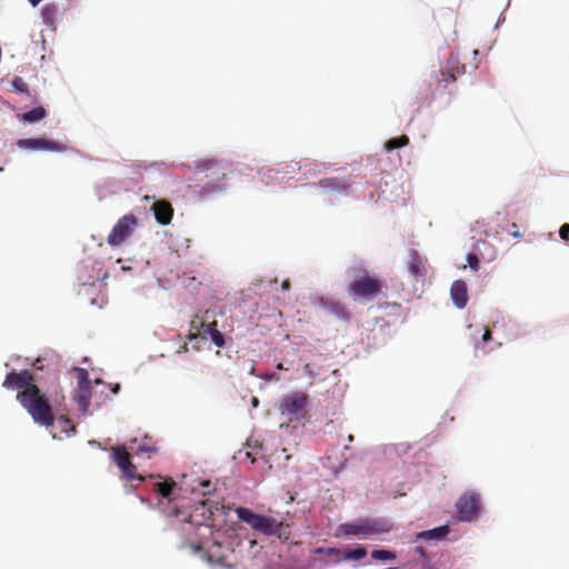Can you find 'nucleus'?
<instances>
[{
  "label": "nucleus",
  "instance_id": "12",
  "mask_svg": "<svg viewBox=\"0 0 569 569\" xmlns=\"http://www.w3.org/2000/svg\"><path fill=\"white\" fill-rule=\"evenodd\" d=\"M150 480H154L152 483V489L156 493L160 496L161 499L167 500L168 502H172V493L177 483L171 478H163L160 475H149L147 477Z\"/></svg>",
  "mask_w": 569,
  "mask_h": 569
},
{
  "label": "nucleus",
  "instance_id": "5",
  "mask_svg": "<svg viewBox=\"0 0 569 569\" xmlns=\"http://www.w3.org/2000/svg\"><path fill=\"white\" fill-rule=\"evenodd\" d=\"M309 396L303 391H293L279 400L278 410L288 425H297L307 419Z\"/></svg>",
  "mask_w": 569,
  "mask_h": 569
},
{
  "label": "nucleus",
  "instance_id": "27",
  "mask_svg": "<svg viewBox=\"0 0 569 569\" xmlns=\"http://www.w3.org/2000/svg\"><path fill=\"white\" fill-rule=\"evenodd\" d=\"M330 311L341 320L349 321L350 319L348 310L338 302L330 303Z\"/></svg>",
  "mask_w": 569,
  "mask_h": 569
},
{
  "label": "nucleus",
  "instance_id": "9",
  "mask_svg": "<svg viewBox=\"0 0 569 569\" xmlns=\"http://www.w3.org/2000/svg\"><path fill=\"white\" fill-rule=\"evenodd\" d=\"M138 221L134 214L129 213L123 216L112 228L107 238V242L112 247L120 246L132 233Z\"/></svg>",
  "mask_w": 569,
  "mask_h": 569
},
{
  "label": "nucleus",
  "instance_id": "16",
  "mask_svg": "<svg viewBox=\"0 0 569 569\" xmlns=\"http://www.w3.org/2000/svg\"><path fill=\"white\" fill-rule=\"evenodd\" d=\"M450 296L455 306L462 309L468 302V288L463 280H456L450 288Z\"/></svg>",
  "mask_w": 569,
  "mask_h": 569
},
{
  "label": "nucleus",
  "instance_id": "14",
  "mask_svg": "<svg viewBox=\"0 0 569 569\" xmlns=\"http://www.w3.org/2000/svg\"><path fill=\"white\" fill-rule=\"evenodd\" d=\"M130 449L137 455H146L148 458L158 452L156 441L149 436L131 439Z\"/></svg>",
  "mask_w": 569,
  "mask_h": 569
},
{
  "label": "nucleus",
  "instance_id": "31",
  "mask_svg": "<svg viewBox=\"0 0 569 569\" xmlns=\"http://www.w3.org/2000/svg\"><path fill=\"white\" fill-rule=\"evenodd\" d=\"M74 371L77 373L78 386H91L89 380V373L86 369L74 368Z\"/></svg>",
  "mask_w": 569,
  "mask_h": 569
},
{
  "label": "nucleus",
  "instance_id": "33",
  "mask_svg": "<svg viewBox=\"0 0 569 569\" xmlns=\"http://www.w3.org/2000/svg\"><path fill=\"white\" fill-rule=\"evenodd\" d=\"M559 236L562 240L569 242V223H565L560 227Z\"/></svg>",
  "mask_w": 569,
  "mask_h": 569
},
{
  "label": "nucleus",
  "instance_id": "6",
  "mask_svg": "<svg viewBox=\"0 0 569 569\" xmlns=\"http://www.w3.org/2000/svg\"><path fill=\"white\" fill-rule=\"evenodd\" d=\"M383 288V281L365 271L349 283L348 293L356 301L373 300L382 292Z\"/></svg>",
  "mask_w": 569,
  "mask_h": 569
},
{
  "label": "nucleus",
  "instance_id": "22",
  "mask_svg": "<svg viewBox=\"0 0 569 569\" xmlns=\"http://www.w3.org/2000/svg\"><path fill=\"white\" fill-rule=\"evenodd\" d=\"M448 532H449L448 526H440V527L431 529V530L422 531L421 533H419V537L428 538V539H440V538H443L445 536H447Z\"/></svg>",
  "mask_w": 569,
  "mask_h": 569
},
{
  "label": "nucleus",
  "instance_id": "18",
  "mask_svg": "<svg viewBox=\"0 0 569 569\" xmlns=\"http://www.w3.org/2000/svg\"><path fill=\"white\" fill-rule=\"evenodd\" d=\"M318 186L329 192L348 193L350 183L340 178H326L319 181Z\"/></svg>",
  "mask_w": 569,
  "mask_h": 569
},
{
  "label": "nucleus",
  "instance_id": "1",
  "mask_svg": "<svg viewBox=\"0 0 569 569\" xmlns=\"http://www.w3.org/2000/svg\"><path fill=\"white\" fill-rule=\"evenodd\" d=\"M34 381L31 371L27 369L13 370L6 376L2 387L8 390H18L17 401L27 410L36 423L49 428L54 422L52 407Z\"/></svg>",
  "mask_w": 569,
  "mask_h": 569
},
{
  "label": "nucleus",
  "instance_id": "13",
  "mask_svg": "<svg viewBox=\"0 0 569 569\" xmlns=\"http://www.w3.org/2000/svg\"><path fill=\"white\" fill-rule=\"evenodd\" d=\"M408 270L416 279L423 278L427 274V259L421 257L417 250L411 249L408 253Z\"/></svg>",
  "mask_w": 569,
  "mask_h": 569
},
{
  "label": "nucleus",
  "instance_id": "36",
  "mask_svg": "<svg viewBox=\"0 0 569 569\" xmlns=\"http://www.w3.org/2000/svg\"><path fill=\"white\" fill-rule=\"evenodd\" d=\"M189 350L188 348V343L184 342L178 350H177V353H182V352H187Z\"/></svg>",
  "mask_w": 569,
  "mask_h": 569
},
{
  "label": "nucleus",
  "instance_id": "2",
  "mask_svg": "<svg viewBox=\"0 0 569 569\" xmlns=\"http://www.w3.org/2000/svg\"><path fill=\"white\" fill-rule=\"evenodd\" d=\"M212 516L213 512L211 508L207 506V501H201L189 515L188 527L184 531L190 533L191 530H194L196 538L190 541V545L196 550L208 547L212 538Z\"/></svg>",
  "mask_w": 569,
  "mask_h": 569
},
{
  "label": "nucleus",
  "instance_id": "30",
  "mask_svg": "<svg viewBox=\"0 0 569 569\" xmlns=\"http://www.w3.org/2000/svg\"><path fill=\"white\" fill-rule=\"evenodd\" d=\"M201 323H206V322L202 321L199 317H196L194 319L191 320L190 327L192 330H196L197 332H190L188 335L189 340H193L198 336H201Z\"/></svg>",
  "mask_w": 569,
  "mask_h": 569
},
{
  "label": "nucleus",
  "instance_id": "32",
  "mask_svg": "<svg viewBox=\"0 0 569 569\" xmlns=\"http://www.w3.org/2000/svg\"><path fill=\"white\" fill-rule=\"evenodd\" d=\"M467 261H468V263H469V266H470V268L472 270H476V271L478 270V268H479V259H478L477 254L469 253L467 256Z\"/></svg>",
  "mask_w": 569,
  "mask_h": 569
},
{
  "label": "nucleus",
  "instance_id": "3",
  "mask_svg": "<svg viewBox=\"0 0 569 569\" xmlns=\"http://www.w3.org/2000/svg\"><path fill=\"white\" fill-rule=\"evenodd\" d=\"M238 518L249 525L253 530L266 536H276L279 539L288 540L290 537L289 525L273 517L254 513L248 508L239 507L236 509Z\"/></svg>",
  "mask_w": 569,
  "mask_h": 569
},
{
  "label": "nucleus",
  "instance_id": "24",
  "mask_svg": "<svg viewBox=\"0 0 569 569\" xmlns=\"http://www.w3.org/2000/svg\"><path fill=\"white\" fill-rule=\"evenodd\" d=\"M408 143H409V138L406 134H402L400 137L389 139L385 143V148L387 151H391V150H395L398 148H402V147L407 146Z\"/></svg>",
  "mask_w": 569,
  "mask_h": 569
},
{
  "label": "nucleus",
  "instance_id": "34",
  "mask_svg": "<svg viewBox=\"0 0 569 569\" xmlns=\"http://www.w3.org/2000/svg\"><path fill=\"white\" fill-rule=\"evenodd\" d=\"M257 377H259L261 379H264L267 381L279 380V377L274 372L264 373V375H257Z\"/></svg>",
  "mask_w": 569,
  "mask_h": 569
},
{
  "label": "nucleus",
  "instance_id": "43",
  "mask_svg": "<svg viewBox=\"0 0 569 569\" xmlns=\"http://www.w3.org/2000/svg\"><path fill=\"white\" fill-rule=\"evenodd\" d=\"M250 375H252V376H257V373H256V369H254L253 367L250 369Z\"/></svg>",
  "mask_w": 569,
  "mask_h": 569
},
{
  "label": "nucleus",
  "instance_id": "35",
  "mask_svg": "<svg viewBox=\"0 0 569 569\" xmlns=\"http://www.w3.org/2000/svg\"><path fill=\"white\" fill-rule=\"evenodd\" d=\"M489 340H491V331L488 329V328H485L483 332H482V336H481V341L483 343L488 342Z\"/></svg>",
  "mask_w": 569,
  "mask_h": 569
},
{
  "label": "nucleus",
  "instance_id": "42",
  "mask_svg": "<svg viewBox=\"0 0 569 569\" xmlns=\"http://www.w3.org/2000/svg\"><path fill=\"white\" fill-rule=\"evenodd\" d=\"M120 389V386L119 385H116L113 388H112V392L113 393H117Z\"/></svg>",
  "mask_w": 569,
  "mask_h": 569
},
{
  "label": "nucleus",
  "instance_id": "29",
  "mask_svg": "<svg viewBox=\"0 0 569 569\" xmlns=\"http://www.w3.org/2000/svg\"><path fill=\"white\" fill-rule=\"evenodd\" d=\"M11 86L17 92L29 93L28 83L21 77H14L11 81Z\"/></svg>",
  "mask_w": 569,
  "mask_h": 569
},
{
  "label": "nucleus",
  "instance_id": "8",
  "mask_svg": "<svg viewBox=\"0 0 569 569\" xmlns=\"http://www.w3.org/2000/svg\"><path fill=\"white\" fill-rule=\"evenodd\" d=\"M113 462L121 470L122 478L126 480L138 479L139 481H146L147 478L141 475H137V468L131 461V456L124 446H116L111 448Z\"/></svg>",
  "mask_w": 569,
  "mask_h": 569
},
{
  "label": "nucleus",
  "instance_id": "28",
  "mask_svg": "<svg viewBox=\"0 0 569 569\" xmlns=\"http://www.w3.org/2000/svg\"><path fill=\"white\" fill-rule=\"evenodd\" d=\"M371 557L375 560H393V559H396V552L390 551V550L379 549V550H373L371 552Z\"/></svg>",
  "mask_w": 569,
  "mask_h": 569
},
{
  "label": "nucleus",
  "instance_id": "7",
  "mask_svg": "<svg viewBox=\"0 0 569 569\" xmlns=\"http://www.w3.org/2000/svg\"><path fill=\"white\" fill-rule=\"evenodd\" d=\"M458 518L461 521L471 522L477 519L481 510L480 496L473 491H467L456 502Z\"/></svg>",
  "mask_w": 569,
  "mask_h": 569
},
{
  "label": "nucleus",
  "instance_id": "25",
  "mask_svg": "<svg viewBox=\"0 0 569 569\" xmlns=\"http://www.w3.org/2000/svg\"><path fill=\"white\" fill-rule=\"evenodd\" d=\"M367 556L365 547H358L353 550L343 551L342 560H360Z\"/></svg>",
  "mask_w": 569,
  "mask_h": 569
},
{
  "label": "nucleus",
  "instance_id": "37",
  "mask_svg": "<svg viewBox=\"0 0 569 569\" xmlns=\"http://www.w3.org/2000/svg\"><path fill=\"white\" fill-rule=\"evenodd\" d=\"M63 423L66 425V427L70 428L72 431H74V426L72 425L71 420L70 419H63L62 420Z\"/></svg>",
  "mask_w": 569,
  "mask_h": 569
},
{
  "label": "nucleus",
  "instance_id": "44",
  "mask_svg": "<svg viewBox=\"0 0 569 569\" xmlns=\"http://www.w3.org/2000/svg\"><path fill=\"white\" fill-rule=\"evenodd\" d=\"M277 369H279V370H283V369H284V368H283V365H282V363H278V365H277Z\"/></svg>",
  "mask_w": 569,
  "mask_h": 569
},
{
  "label": "nucleus",
  "instance_id": "21",
  "mask_svg": "<svg viewBox=\"0 0 569 569\" xmlns=\"http://www.w3.org/2000/svg\"><path fill=\"white\" fill-rule=\"evenodd\" d=\"M47 117V111L43 107H36L28 112H24L21 117L22 121L33 123L40 121Z\"/></svg>",
  "mask_w": 569,
  "mask_h": 569
},
{
  "label": "nucleus",
  "instance_id": "23",
  "mask_svg": "<svg viewBox=\"0 0 569 569\" xmlns=\"http://www.w3.org/2000/svg\"><path fill=\"white\" fill-rule=\"evenodd\" d=\"M57 11H58V9L54 4H46L42 8L41 14H42V19L46 24H48L50 27L54 26Z\"/></svg>",
  "mask_w": 569,
  "mask_h": 569
},
{
  "label": "nucleus",
  "instance_id": "40",
  "mask_svg": "<svg viewBox=\"0 0 569 569\" xmlns=\"http://www.w3.org/2000/svg\"><path fill=\"white\" fill-rule=\"evenodd\" d=\"M469 330H475V333L476 335H479L480 333V330L478 328H473V326H469L468 327Z\"/></svg>",
  "mask_w": 569,
  "mask_h": 569
},
{
  "label": "nucleus",
  "instance_id": "4",
  "mask_svg": "<svg viewBox=\"0 0 569 569\" xmlns=\"http://www.w3.org/2000/svg\"><path fill=\"white\" fill-rule=\"evenodd\" d=\"M390 525L382 519L360 518L353 522H346L338 526L336 537H356L369 539L375 536L389 532Z\"/></svg>",
  "mask_w": 569,
  "mask_h": 569
},
{
  "label": "nucleus",
  "instance_id": "10",
  "mask_svg": "<svg viewBox=\"0 0 569 569\" xmlns=\"http://www.w3.org/2000/svg\"><path fill=\"white\" fill-rule=\"evenodd\" d=\"M17 146L21 149L43 150V151H51V152H63L68 149V147L66 144L60 143L54 140L43 138V137L19 139L17 141Z\"/></svg>",
  "mask_w": 569,
  "mask_h": 569
},
{
  "label": "nucleus",
  "instance_id": "41",
  "mask_svg": "<svg viewBox=\"0 0 569 569\" xmlns=\"http://www.w3.org/2000/svg\"><path fill=\"white\" fill-rule=\"evenodd\" d=\"M42 0H29V2L32 4V6H37L39 2H41Z\"/></svg>",
  "mask_w": 569,
  "mask_h": 569
},
{
  "label": "nucleus",
  "instance_id": "17",
  "mask_svg": "<svg viewBox=\"0 0 569 569\" xmlns=\"http://www.w3.org/2000/svg\"><path fill=\"white\" fill-rule=\"evenodd\" d=\"M459 62L457 59L451 57L447 61V66L442 68L439 72L438 82H443L445 86L448 83L455 82L457 80V74L460 72Z\"/></svg>",
  "mask_w": 569,
  "mask_h": 569
},
{
  "label": "nucleus",
  "instance_id": "15",
  "mask_svg": "<svg viewBox=\"0 0 569 569\" xmlns=\"http://www.w3.org/2000/svg\"><path fill=\"white\" fill-rule=\"evenodd\" d=\"M151 209L158 223L167 226L171 222L173 217V208L169 201L157 200L153 202Z\"/></svg>",
  "mask_w": 569,
  "mask_h": 569
},
{
  "label": "nucleus",
  "instance_id": "11",
  "mask_svg": "<svg viewBox=\"0 0 569 569\" xmlns=\"http://www.w3.org/2000/svg\"><path fill=\"white\" fill-rule=\"evenodd\" d=\"M188 168L196 172H210L206 177L214 181H222L226 178V168L216 159H200L189 164Z\"/></svg>",
  "mask_w": 569,
  "mask_h": 569
},
{
  "label": "nucleus",
  "instance_id": "19",
  "mask_svg": "<svg viewBox=\"0 0 569 569\" xmlns=\"http://www.w3.org/2000/svg\"><path fill=\"white\" fill-rule=\"evenodd\" d=\"M201 336L210 337L212 343L221 348L224 346V336L218 330L217 321L210 323H201Z\"/></svg>",
  "mask_w": 569,
  "mask_h": 569
},
{
  "label": "nucleus",
  "instance_id": "39",
  "mask_svg": "<svg viewBox=\"0 0 569 569\" xmlns=\"http://www.w3.org/2000/svg\"><path fill=\"white\" fill-rule=\"evenodd\" d=\"M281 287H282V289H283V290H289V288H290V282H289L288 280H284V281L282 282Z\"/></svg>",
  "mask_w": 569,
  "mask_h": 569
},
{
  "label": "nucleus",
  "instance_id": "26",
  "mask_svg": "<svg viewBox=\"0 0 569 569\" xmlns=\"http://www.w3.org/2000/svg\"><path fill=\"white\" fill-rule=\"evenodd\" d=\"M317 553H323L328 557L333 558L335 562H340L342 560L343 551L338 548H323L320 547L316 549Z\"/></svg>",
  "mask_w": 569,
  "mask_h": 569
},
{
  "label": "nucleus",
  "instance_id": "38",
  "mask_svg": "<svg viewBox=\"0 0 569 569\" xmlns=\"http://www.w3.org/2000/svg\"><path fill=\"white\" fill-rule=\"evenodd\" d=\"M251 405L253 408H257L259 406V399L257 397H253L251 399Z\"/></svg>",
  "mask_w": 569,
  "mask_h": 569
},
{
  "label": "nucleus",
  "instance_id": "45",
  "mask_svg": "<svg viewBox=\"0 0 569 569\" xmlns=\"http://www.w3.org/2000/svg\"><path fill=\"white\" fill-rule=\"evenodd\" d=\"M178 513H179V512H178V510H177V509H174L173 515H174V516H178Z\"/></svg>",
  "mask_w": 569,
  "mask_h": 569
},
{
  "label": "nucleus",
  "instance_id": "20",
  "mask_svg": "<svg viewBox=\"0 0 569 569\" xmlns=\"http://www.w3.org/2000/svg\"><path fill=\"white\" fill-rule=\"evenodd\" d=\"M91 386H77L73 400L78 403L80 410L86 412L90 405Z\"/></svg>",
  "mask_w": 569,
  "mask_h": 569
}]
</instances>
